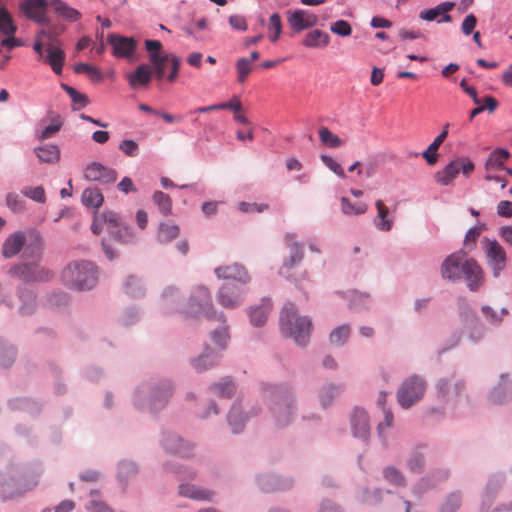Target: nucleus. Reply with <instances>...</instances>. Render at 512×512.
<instances>
[{"instance_id":"f257e3e1","label":"nucleus","mask_w":512,"mask_h":512,"mask_svg":"<svg viewBox=\"0 0 512 512\" xmlns=\"http://www.w3.org/2000/svg\"><path fill=\"white\" fill-rule=\"evenodd\" d=\"M62 30L57 31L54 28L42 29L36 35L33 44L34 51L38 54V60L48 64L57 75L62 73L65 52L58 40V35Z\"/></svg>"},{"instance_id":"f03ea898","label":"nucleus","mask_w":512,"mask_h":512,"mask_svg":"<svg viewBox=\"0 0 512 512\" xmlns=\"http://www.w3.org/2000/svg\"><path fill=\"white\" fill-rule=\"evenodd\" d=\"M282 332L292 337L299 345H306L311 332V321L307 317L297 315L294 304H287L280 317Z\"/></svg>"},{"instance_id":"7ed1b4c3","label":"nucleus","mask_w":512,"mask_h":512,"mask_svg":"<svg viewBox=\"0 0 512 512\" xmlns=\"http://www.w3.org/2000/svg\"><path fill=\"white\" fill-rule=\"evenodd\" d=\"M62 279L72 288L91 289L97 282V270L91 262H73L63 270Z\"/></svg>"},{"instance_id":"20e7f679","label":"nucleus","mask_w":512,"mask_h":512,"mask_svg":"<svg viewBox=\"0 0 512 512\" xmlns=\"http://www.w3.org/2000/svg\"><path fill=\"white\" fill-rule=\"evenodd\" d=\"M145 47L149 53V60L154 66V73L157 79L161 80L165 74V65L171 63V72L167 76L169 82H174L179 73L181 60L175 55L169 56L162 52V44L159 40H146Z\"/></svg>"},{"instance_id":"39448f33","label":"nucleus","mask_w":512,"mask_h":512,"mask_svg":"<svg viewBox=\"0 0 512 512\" xmlns=\"http://www.w3.org/2000/svg\"><path fill=\"white\" fill-rule=\"evenodd\" d=\"M187 317L197 318L205 316L211 318L215 315L209 290L204 286H197L182 311Z\"/></svg>"},{"instance_id":"423d86ee","label":"nucleus","mask_w":512,"mask_h":512,"mask_svg":"<svg viewBox=\"0 0 512 512\" xmlns=\"http://www.w3.org/2000/svg\"><path fill=\"white\" fill-rule=\"evenodd\" d=\"M426 391V382L423 378L413 375L404 380L397 392V399L404 409L410 408L420 401Z\"/></svg>"},{"instance_id":"0eeeda50","label":"nucleus","mask_w":512,"mask_h":512,"mask_svg":"<svg viewBox=\"0 0 512 512\" xmlns=\"http://www.w3.org/2000/svg\"><path fill=\"white\" fill-rule=\"evenodd\" d=\"M482 249L487 259L488 266L492 269L493 275L498 277L505 269L507 255L502 245L495 239L484 237L481 240Z\"/></svg>"},{"instance_id":"6e6552de","label":"nucleus","mask_w":512,"mask_h":512,"mask_svg":"<svg viewBox=\"0 0 512 512\" xmlns=\"http://www.w3.org/2000/svg\"><path fill=\"white\" fill-rule=\"evenodd\" d=\"M474 170V164L467 158H457L448 163L442 170L435 173V182L441 186L450 185L458 176L460 171L469 175Z\"/></svg>"},{"instance_id":"1a4fd4ad","label":"nucleus","mask_w":512,"mask_h":512,"mask_svg":"<svg viewBox=\"0 0 512 512\" xmlns=\"http://www.w3.org/2000/svg\"><path fill=\"white\" fill-rule=\"evenodd\" d=\"M10 273L25 282L48 281L52 277L51 271L37 262L15 265L10 269Z\"/></svg>"},{"instance_id":"9d476101","label":"nucleus","mask_w":512,"mask_h":512,"mask_svg":"<svg viewBox=\"0 0 512 512\" xmlns=\"http://www.w3.org/2000/svg\"><path fill=\"white\" fill-rule=\"evenodd\" d=\"M271 409L279 425L288 424L292 415L290 394L287 391L277 390Z\"/></svg>"},{"instance_id":"9b49d317","label":"nucleus","mask_w":512,"mask_h":512,"mask_svg":"<svg viewBox=\"0 0 512 512\" xmlns=\"http://www.w3.org/2000/svg\"><path fill=\"white\" fill-rule=\"evenodd\" d=\"M286 245L289 248V256L284 260L280 269V274L289 277V271L296 265L300 264L304 257V252L299 243L295 241V235H286Z\"/></svg>"},{"instance_id":"f8f14e48","label":"nucleus","mask_w":512,"mask_h":512,"mask_svg":"<svg viewBox=\"0 0 512 512\" xmlns=\"http://www.w3.org/2000/svg\"><path fill=\"white\" fill-rule=\"evenodd\" d=\"M462 273L471 291H476L483 283V270L474 259H465L461 264Z\"/></svg>"},{"instance_id":"ddd939ff","label":"nucleus","mask_w":512,"mask_h":512,"mask_svg":"<svg viewBox=\"0 0 512 512\" xmlns=\"http://www.w3.org/2000/svg\"><path fill=\"white\" fill-rule=\"evenodd\" d=\"M107 40L113 47V55L118 58H130L137 47V42L132 37L109 34Z\"/></svg>"},{"instance_id":"4468645a","label":"nucleus","mask_w":512,"mask_h":512,"mask_svg":"<svg viewBox=\"0 0 512 512\" xmlns=\"http://www.w3.org/2000/svg\"><path fill=\"white\" fill-rule=\"evenodd\" d=\"M84 177L89 181L108 184L116 181L117 173L115 170L107 168L98 162H93L85 168Z\"/></svg>"},{"instance_id":"2eb2a0df","label":"nucleus","mask_w":512,"mask_h":512,"mask_svg":"<svg viewBox=\"0 0 512 512\" xmlns=\"http://www.w3.org/2000/svg\"><path fill=\"white\" fill-rule=\"evenodd\" d=\"M217 300L223 307L235 309L243 303L244 293L235 286L226 284L219 289Z\"/></svg>"},{"instance_id":"dca6fc26","label":"nucleus","mask_w":512,"mask_h":512,"mask_svg":"<svg viewBox=\"0 0 512 512\" xmlns=\"http://www.w3.org/2000/svg\"><path fill=\"white\" fill-rule=\"evenodd\" d=\"M464 256L461 253L449 255L441 266V274L444 279L457 281L461 279V264L464 262Z\"/></svg>"},{"instance_id":"f3484780","label":"nucleus","mask_w":512,"mask_h":512,"mask_svg":"<svg viewBox=\"0 0 512 512\" xmlns=\"http://www.w3.org/2000/svg\"><path fill=\"white\" fill-rule=\"evenodd\" d=\"M121 225L122 223L118 215L109 211L94 216L91 230L94 234L99 235L103 230H107L110 233V230H114Z\"/></svg>"},{"instance_id":"a211bd4d","label":"nucleus","mask_w":512,"mask_h":512,"mask_svg":"<svg viewBox=\"0 0 512 512\" xmlns=\"http://www.w3.org/2000/svg\"><path fill=\"white\" fill-rule=\"evenodd\" d=\"M454 6L453 2H442L434 8L421 11L419 17L425 21L450 22L452 18L448 13Z\"/></svg>"},{"instance_id":"6ab92c4d","label":"nucleus","mask_w":512,"mask_h":512,"mask_svg":"<svg viewBox=\"0 0 512 512\" xmlns=\"http://www.w3.org/2000/svg\"><path fill=\"white\" fill-rule=\"evenodd\" d=\"M36 485V479H31L29 481L18 479L17 481L13 480L12 483H2L0 485V495L4 500L10 499L17 495H21L25 491L31 490Z\"/></svg>"},{"instance_id":"aec40b11","label":"nucleus","mask_w":512,"mask_h":512,"mask_svg":"<svg viewBox=\"0 0 512 512\" xmlns=\"http://www.w3.org/2000/svg\"><path fill=\"white\" fill-rule=\"evenodd\" d=\"M317 21L315 14L301 9L294 11L288 18L290 27L296 32L315 26Z\"/></svg>"},{"instance_id":"412c9836","label":"nucleus","mask_w":512,"mask_h":512,"mask_svg":"<svg viewBox=\"0 0 512 512\" xmlns=\"http://www.w3.org/2000/svg\"><path fill=\"white\" fill-rule=\"evenodd\" d=\"M215 274L219 279L235 280L241 283H247L250 280L246 269L237 263L217 267Z\"/></svg>"},{"instance_id":"4be33fe9","label":"nucleus","mask_w":512,"mask_h":512,"mask_svg":"<svg viewBox=\"0 0 512 512\" xmlns=\"http://www.w3.org/2000/svg\"><path fill=\"white\" fill-rule=\"evenodd\" d=\"M352 431L355 437L365 439L370 434L368 414L365 410L356 408L351 419Z\"/></svg>"},{"instance_id":"5701e85b","label":"nucleus","mask_w":512,"mask_h":512,"mask_svg":"<svg viewBox=\"0 0 512 512\" xmlns=\"http://www.w3.org/2000/svg\"><path fill=\"white\" fill-rule=\"evenodd\" d=\"M46 5V0H28L21 4V9L28 18L37 23H44Z\"/></svg>"},{"instance_id":"b1692460","label":"nucleus","mask_w":512,"mask_h":512,"mask_svg":"<svg viewBox=\"0 0 512 512\" xmlns=\"http://www.w3.org/2000/svg\"><path fill=\"white\" fill-rule=\"evenodd\" d=\"M377 215L374 219V224L380 231L388 232L393 227L394 216L390 215L389 208L383 200L378 199L375 202Z\"/></svg>"},{"instance_id":"393cba45","label":"nucleus","mask_w":512,"mask_h":512,"mask_svg":"<svg viewBox=\"0 0 512 512\" xmlns=\"http://www.w3.org/2000/svg\"><path fill=\"white\" fill-rule=\"evenodd\" d=\"M26 238L23 232H15L10 235L3 243L2 255L5 258H11L18 254L25 244Z\"/></svg>"},{"instance_id":"a878e982","label":"nucleus","mask_w":512,"mask_h":512,"mask_svg":"<svg viewBox=\"0 0 512 512\" xmlns=\"http://www.w3.org/2000/svg\"><path fill=\"white\" fill-rule=\"evenodd\" d=\"M154 73V66L148 64H141L137 69L128 75V81L131 87L147 86Z\"/></svg>"},{"instance_id":"bb28decb","label":"nucleus","mask_w":512,"mask_h":512,"mask_svg":"<svg viewBox=\"0 0 512 512\" xmlns=\"http://www.w3.org/2000/svg\"><path fill=\"white\" fill-rule=\"evenodd\" d=\"M449 123L443 127V131L433 140V142L423 151L422 156L429 165H435L438 161L439 154L437 153L439 147L448 136Z\"/></svg>"},{"instance_id":"cd10ccee","label":"nucleus","mask_w":512,"mask_h":512,"mask_svg":"<svg viewBox=\"0 0 512 512\" xmlns=\"http://www.w3.org/2000/svg\"><path fill=\"white\" fill-rule=\"evenodd\" d=\"M272 305L269 299H262L260 305L249 310L250 321L254 326H262L266 322Z\"/></svg>"},{"instance_id":"c85d7f7f","label":"nucleus","mask_w":512,"mask_h":512,"mask_svg":"<svg viewBox=\"0 0 512 512\" xmlns=\"http://www.w3.org/2000/svg\"><path fill=\"white\" fill-rule=\"evenodd\" d=\"M41 163L55 164L60 160V148L55 144H45L34 149Z\"/></svg>"},{"instance_id":"c756f323","label":"nucleus","mask_w":512,"mask_h":512,"mask_svg":"<svg viewBox=\"0 0 512 512\" xmlns=\"http://www.w3.org/2000/svg\"><path fill=\"white\" fill-rule=\"evenodd\" d=\"M179 494L198 501H211L214 492L208 489L198 488L191 484H181Z\"/></svg>"},{"instance_id":"7c9ffc66","label":"nucleus","mask_w":512,"mask_h":512,"mask_svg":"<svg viewBox=\"0 0 512 512\" xmlns=\"http://www.w3.org/2000/svg\"><path fill=\"white\" fill-rule=\"evenodd\" d=\"M330 42L328 33L322 30H312L302 40V44L308 48H325Z\"/></svg>"},{"instance_id":"2f4dec72","label":"nucleus","mask_w":512,"mask_h":512,"mask_svg":"<svg viewBox=\"0 0 512 512\" xmlns=\"http://www.w3.org/2000/svg\"><path fill=\"white\" fill-rule=\"evenodd\" d=\"M51 7L58 16L69 22H76L81 18V13L78 10L70 7L61 0H53Z\"/></svg>"},{"instance_id":"473e14b6","label":"nucleus","mask_w":512,"mask_h":512,"mask_svg":"<svg viewBox=\"0 0 512 512\" xmlns=\"http://www.w3.org/2000/svg\"><path fill=\"white\" fill-rule=\"evenodd\" d=\"M165 448L174 454H179L182 457L189 456V447L184 444L183 440L176 434H169L164 439Z\"/></svg>"},{"instance_id":"72a5a7b5","label":"nucleus","mask_w":512,"mask_h":512,"mask_svg":"<svg viewBox=\"0 0 512 512\" xmlns=\"http://www.w3.org/2000/svg\"><path fill=\"white\" fill-rule=\"evenodd\" d=\"M511 391V381L508 375L502 374L500 382L491 392V399L495 403H501L505 396Z\"/></svg>"},{"instance_id":"f704fd0d","label":"nucleus","mask_w":512,"mask_h":512,"mask_svg":"<svg viewBox=\"0 0 512 512\" xmlns=\"http://www.w3.org/2000/svg\"><path fill=\"white\" fill-rule=\"evenodd\" d=\"M180 229L177 225L161 223L159 225L157 239L160 243L166 244L178 237Z\"/></svg>"},{"instance_id":"c9c22d12","label":"nucleus","mask_w":512,"mask_h":512,"mask_svg":"<svg viewBox=\"0 0 512 512\" xmlns=\"http://www.w3.org/2000/svg\"><path fill=\"white\" fill-rule=\"evenodd\" d=\"M63 126V120L60 115L55 114L51 117L50 124L47 125L39 134H37V139L39 141H44L53 137L57 134Z\"/></svg>"},{"instance_id":"e433bc0d","label":"nucleus","mask_w":512,"mask_h":512,"mask_svg":"<svg viewBox=\"0 0 512 512\" xmlns=\"http://www.w3.org/2000/svg\"><path fill=\"white\" fill-rule=\"evenodd\" d=\"M341 210L345 215H362L368 210V206L364 202L352 203L348 198H341Z\"/></svg>"},{"instance_id":"4c0bfd02","label":"nucleus","mask_w":512,"mask_h":512,"mask_svg":"<svg viewBox=\"0 0 512 512\" xmlns=\"http://www.w3.org/2000/svg\"><path fill=\"white\" fill-rule=\"evenodd\" d=\"M103 200V195L97 188H87L83 191L82 202L87 207L98 208Z\"/></svg>"},{"instance_id":"58836bf2","label":"nucleus","mask_w":512,"mask_h":512,"mask_svg":"<svg viewBox=\"0 0 512 512\" xmlns=\"http://www.w3.org/2000/svg\"><path fill=\"white\" fill-rule=\"evenodd\" d=\"M86 509L88 512H114L109 505L102 501L98 491H91Z\"/></svg>"},{"instance_id":"ea45409f","label":"nucleus","mask_w":512,"mask_h":512,"mask_svg":"<svg viewBox=\"0 0 512 512\" xmlns=\"http://www.w3.org/2000/svg\"><path fill=\"white\" fill-rule=\"evenodd\" d=\"M485 229V224H479L470 228L465 235L463 249L466 250L467 252L472 251L476 245L478 238Z\"/></svg>"},{"instance_id":"a19ab883","label":"nucleus","mask_w":512,"mask_h":512,"mask_svg":"<svg viewBox=\"0 0 512 512\" xmlns=\"http://www.w3.org/2000/svg\"><path fill=\"white\" fill-rule=\"evenodd\" d=\"M318 133L321 143L327 147L338 148L344 144L342 139L325 126L320 127Z\"/></svg>"},{"instance_id":"79ce46f5","label":"nucleus","mask_w":512,"mask_h":512,"mask_svg":"<svg viewBox=\"0 0 512 512\" xmlns=\"http://www.w3.org/2000/svg\"><path fill=\"white\" fill-rule=\"evenodd\" d=\"M351 333L349 325H341L330 333L329 341L332 345L342 346L346 343Z\"/></svg>"},{"instance_id":"37998d69","label":"nucleus","mask_w":512,"mask_h":512,"mask_svg":"<svg viewBox=\"0 0 512 512\" xmlns=\"http://www.w3.org/2000/svg\"><path fill=\"white\" fill-rule=\"evenodd\" d=\"M510 154L505 149H496L488 157L486 161V169H499L503 163L509 158Z\"/></svg>"},{"instance_id":"c03bdc74","label":"nucleus","mask_w":512,"mask_h":512,"mask_svg":"<svg viewBox=\"0 0 512 512\" xmlns=\"http://www.w3.org/2000/svg\"><path fill=\"white\" fill-rule=\"evenodd\" d=\"M463 388V385L461 383H452L451 380L443 379L440 380L438 383V390L439 393L443 397H457Z\"/></svg>"},{"instance_id":"a18cd8bd","label":"nucleus","mask_w":512,"mask_h":512,"mask_svg":"<svg viewBox=\"0 0 512 512\" xmlns=\"http://www.w3.org/2000/svg\"><path fill=\"white\" fill-rule=\"evenodd\" d=\"M211 389L222 398H231L236 392L235 384L230 379H224L222 382L213 384Z\"/></svg>"},{"instance_id":"49530a36","label":"nucleus","mask_w":512,"mask_h":512,"mask_svg":"<svg viewBox=\"0 0 512 512\" xmlns=\"http://www.w3.org/2000/svg\"><path fill=\"white\" fill-rule=\"evenodd\" d=\"M74 71L78 74H86L94 82H100L103 79L102 72L97 67L87 63H77L74 66Z\"/></svg>"},{"instance_id":"de8ad7c7","label":"nucleus","mask_w":512,"mask_h":512,"mask_svg":"<svg viewBox=\"0 0 512 512\" xmlns=\"http://www.w3.org/2000/svg\"><path fill=\"white\" fill-rule=\"evenodd\" d=\"M153 201L158 206L159 211L164 215L168 216L172 212V200L169 195L162 191H156L153 194Z\"/></svg>"},{"instance_id":"09e8293b","label":"nucleus","mask_w":512,"mask_h":512,"mask_svg":"<svg viewBox=\"0 0 512 512\" xmlns=\"http://www.w3.org/2000/svg\"><path fill=\"white\" fill-rule=\"evenodd\" d=\"M16 31L17 27L13 23L8 11L4 8H0V33L6 36H11L14 35Z\"/></svg>"},{"instance_id":"8fccbe9b","label":"nucleus","mask_w":512,"mask_h":512,"mask_svg":"<svg viewBox=\"0 0 512 512\" xmlns=\"http://www.w3.org/2000/svg\"><path fill=\"white\" fill-rule=\"evenodd\" d=\"M228 423L234 433L242 431L244 428V418L238 406H233L228 414Z\"/></svg>"},{"instance_id":"3c124183","label":"nucleus","mask_w":512,"mask_h":512,"mask_svg":"<svg viewBox=\"0 0 512 512\" xmlns=\"http://www.w3.org/2000/svg\"><path fill=\"white\" fill-rule=\"evenodd\" d=\"M462 504V497L459 492H453L447 496L441 505L440 512H456Z\"/></svg>"},{"instance_id":"603ef678","label":"nucleus","mask_w":512,"mask_h":512,"mask_svg":"<svg viewBox=\"0 0 512 512\" xmlns=\"http://www.w3.org/2000/svg\"><path fill=\"white\" fill-rule=\"evenodd\" d=\"M172 394V387L170 383L163 384V387L157 388L153 394V405L155 407H162Z\"/></svg>"},{"instance_id":"864d4df0","label":"nucleus","mask_w":512,"mask_h":512,"mask_svg":"<svg viewBox=\"0 0 512 512\" xmlns=\"http://www.w3.org/2000/svg\"><path fill=\"white\" fill-rule=\"evenodd\" d=\"M110 236L120 243H130L134 239V235L129 227L122 224L114 230H110Z\"/></svg>"},{"instance_id":"5fc2aeb1","label":"nucleus","mask_w":512,"mask_h":512,"mask_svg":"<svg viewBox=\"0 0 512 512\" xmlns=\"http://www.w3.org/2000/svg\"><path fill=\"white\" fill-rule=\"evenodd\" d=\"M218 363V357L215 354H204L193 361V366L197 371H203L215 366Z\"/></svg>"},{"instance_id":"6e6d98bb","label":"nucleus","mask_w":512,"mask_h":512,"mask_svg":"<svg viewBox=\"0 0 512 512\" xmlns=\"http://www.w3.org/2000/svg\"><path fill=\"white\" fill-rule=\"evenodd\" d=\"M268 29L270 31L269 39L272 42H276L282 31V22L278 13H274L270 16Z\"/></svg>"},{"instance_id":"4d7b16f0","label":"nucleus","mask_w":512,"mask_h":512,"mask_svg":"<svg viewBox=\"0 0 512 512\" xmlns=\"http://www.w3.org/2000/svg\"><path fill=\"white\" fill-rule=\"evenodd\" d=\"M21 193L32 199L33 201H36L38 203H44L46 201V194L45 190L42 186H36V187H24L21 191Z\"/></svg>"},{"instance_id":"13d9d810","label":"nucleus","mask_w":512,"mask_h":512,"mask_svg":"<svg viewBox=\"0 0 512 512\" xmlns=\"http://www.w3.org/2000/svg\"><path fill=\"white\" fill-rule=\"evenodd\" d=\"M384 478L391 484L397 486L405 485V477L403 474L394 467H387L383 471Z\"/></svg>"},{"instance_id":"bf43d9fd","label":"nucleus","mask_w":512,"mask_h":512,"mask_svg":"<svg viewBox=\"0 0 512 512\" xmlns=\"http://www.w3.org/2000/svg\"><path fill=\"white\" fill-rule=\"evenodd\" d=\"M237 80L239 83H244L252 71V66L247 58H240L236 62Z\"/></svg>"},{"instance_id":"052dcab7","label":"nucleus","mask_w":512,"mask_h":512,"mask_svg":"<svg viewBox=\"0 0 512 512\" xmlns=\"http://www.w3.org/2000/svg\"><path fill=\"white\" fill-rule=\"evenodd\" d=\"M6 204L13 212H22L25 209V201L16 193H8Z\"/></svg>"},{"instance_id":"680f3d73","label":"nucleus","mask_w":512,"mask_h":512,"mask_svg":"<svg viewBox=\"0 0 512 512\" xmlns=\"http://www.w3.org/2000/svg\"><path fill=\"white\" fill-rule=\"evenodd\" d=\"M407 464L411 472L421 473L425 466L424 456L420 453H414L409 457Z\"/></svg>"},{"instance_id":"e2e57ef3","label":"nucleus","mask_w":512,"mask_h":512,"mask_svg":"<svg viewBox=\"0 0 512 512\" xmlns=\"http://www.w3.org/2000/svg\"><path fill=\"white\" fill-rule=\"evenodd\" d=\"M331 32L339 36H349L352 33L350 24L345 20H338L330 26Z\"/></svg>"},{"instance_id":"0e129e2a","label":"nucleus","mask_w":512,"mask_h":512,"mask_svg":"<svg viewBox=\"0 0 512 512\" xmlns=\"http://www.w3.org/2000/svg\"><path fill=\"white\" fill-rule=\"evenodd\" d=\"M63 88L67 92V94L70 96L71 100L75 104H79L80 107H85L88 104V98L86 95L78 92L73 87H70L68 85H63Z\"/></svg>"},{"instance_id":"69168bd1","label":"nucleus","mask_w":512,"mask_h":512,"mask_svg":"<svg viewBox=\"0 0 512 512\" xmlns=\"http://www.w3.org/2000/svg\"><path fill=\"white\" fill-rule=\"evenodd\" d=\"M126 293L132 297H137L142 294V289L139 279L130 276L125 283Z\"/></svg>"},{"instance_id":"338daca9","label":"nucleus","mask_w":512,"mask_h":512,"mask_svg":"<svg viewBox=\"0 0 512 512\" xmlns=\"http://www.w3.org/2000/svg\"><path fill=\"white\" fill-rule=\"evenodd\" d=\"M15 358V351L12 347H5L0 343V366H9Z\"/></svg>"},{"instance_id":"774afa93","label":"nucleus","mask_w":512,"mask_h":512,"mask_svg":"<svg viewBox=\"0 0 512 512\" xmlns=\"http://www.w3.org/2000/svg\"><path fill=\"white\" fill-rule=\"evenodd\" d=\"M119 149L129 157H135L139 153V146L134 140L121 141Z\"/></svg>"}]
</instances>
